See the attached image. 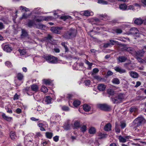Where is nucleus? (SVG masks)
<instances>
[{"label": "nucleus", "mask_w": 146, "mask_h": 146, "mask_svg": "<svg viewBox=\"0 0 146 146\" xmlns=\"http://www.w3.org/2000/svg\"><path fill=\"white\" fill-rule=\"evenodd\" d=\"M76 31L75 29H71L69 31L65 33L62 36L66 39H69L76 36Z\"/></svg>", "instance_id": "f257e3e1"}, {"label": "nucleus", "mask_w": 146, "mask_h": 146, "mask_svg": "<svg viewBox=\"0 0 146 146\" xmlns=\"http://www.w3.org/2000/svg\"><path fill=\"white\" fill-rule=\"evenodd\" d=\"M125 98L124 94L119 93L114 98H111L112 102L114 104H117L122 102Z\"/></svg>", "instance_id": "f03ea898"}, {"label": "nucleus", "mask_w": 146, "mask_h": 146, "mask_svg": "<svg viewBox=\"0 0 146 146\" xmlns=\"http://www.w3.org/2000/svg\"><path fill=\"white\" fill-rule=\"evenodd\" d=\"M145 122V120L143 117H139L136 118L134 120L133 123L134 125L137 127L141 125Z\"/></svg>", "instance_id": "7ed1b4c3"}, {"label": "nucleus", "mask_w": 146, "mask_h": 146, "mask_svg": "<svg viewBox=\"0 0 146 146\" xmlns=\"http://www.w3.org/2000/svg\"><path fill=\"white\" fill-rule=\"evenodd\" d=\"M44 59L49 63L56 64L58 62V59L56 57L50 55L46 56L44 57Z\"/></svg>", "instance_id": "20e7f679"}, {"label": "nucleus", "mask_w": 146, "mask_h": 146, "mask_svg": "<svg viewBox=\"0 0 146 146\" xmlns=\"http://www.w3.org/2000/svg\"><path fill=\"white\" fill-rule=\"evenodd\" d=\"M98 107L101 110L105 111H110L111 110V107L106 104H98Z\"/></svg>", "instance_id": "39448f33"}, {"label": "nucleus", "mask_w": 146, "mask_h": 146, "mask_svg": "<svg viewBox=\"0 0 146 146\" xmlns=\"http://www.w3.org/2000/svg\"><path fill=\"white\" fill-rule=\"evenodd\" d=\"M62 29V27H52L50 29V31L56 34H60V30Z\"/></svg>", "instance_id": "423d86ee"}, {"label": "nucleus", "mask_w": 146, "mask_h": 146, "mask_svg": "<svg viewBox=\"0 0 146 146\" xmlns=\"http://www.w3.org/2000/svg\"><path fill=\"white\" fill-rule=\"evenodd\" d=\"M3 49L4 51L7 52H10L12 50L13 48L9 44H6L2 45Z\"/></svg>", "instance_id": "0eeeda50"}, {"label": "nucleus", "mask_w": 146, "mask_h": 146, "mask_svg": "<svg viewBox=\"0 0 146 146\" xmlns=\"http://www.w3.org/2000/svg\"><path fill=\"white\" fill-rule=\"evenodd\" d=\"M145 52V51L143 49L137 51H135L134 56L136 57L140 56L142 57L143 56Z\"/></svg>", "instance_id": "6e6552de"}, {"label": "nucleus", "mask_w": 146, "mask_h": 146, "mask_svg": "<svg viewBox=\"0 0 146 146\" xmlns=\"http://www.w3.org/2000/svg\"><path fill=\"white\" fill-rule=\"evenodd\" d=\"M114 70L120 74L125 73L126 72V70L122 69L120 66H116L114 68Z\"/></svg>", "instance_id": "1a4fd4ad"}, {"label": "nucleus", "mask_w": 146, "mask_h": 146, "mask_svg": "<svg viewBox=\"0 0 146 146\" xmlns=\"http://www.w3.org/2000/svg\"><path fill=\"white\" fill-rule=\"evenodd\" d=\"M124 50L129 52L133 56L135 55V51L133 48L126 47L124 48Z\"/></svg>", "instance_id": "9d476101"}, {"label": "nucleus", "mask_w": 146, "mask_h": 146, "mask_svg": "<svg viewBox=\"0 0 146 146\" xmlns=\"http://www.w3.org/2000/svg\"><path fill=\"white\" fill-rule=\"evenodd\" d=\"M80 13L81 15L89 17L91 16V12L88 10L81 11Z\"/></svg>", "instance_id": "9b49d317"}, {"label": "nucleus", "mask_w": 146, "mask_h": 146, "mask_svg": "<svg viewBox=\"0 0 146 146\" xmlns=\"http://www.w3.org/2000/svg\"><path fill=\"white\" fill-rule=\"evenodd\" d=\"M127 59V57L125 56H120L118 57V60L119 62H125Z\"/></svg>", "instance_id": "f8f14e48"}, {"label": "nucleus", "mask_w": 146, "mask_h": 146, "mask_svg": "<svg viewBox=\"0 0 146 146\" xmlns=\"http://www.w3.org/2000/svg\"><path fill=\"white\" fill-rule=\"evenodd\" d=\"M106 86L105 85L102 84H98V89L100 91H104L106 88Z\"/></svg>", "instance_id": "ddd939ff"}, {"label": "nucleus", "mask_w": 146, "mask_h": 146, "mask_svg": "<svg viewBox=\"0 0 146 146\" xmlns=\"http://www.w3.org/2000/svg\"><path fill=\"white\" fill-rule=\"evenodd\" d=\"M138 32V30L136 28H133L130 29L129 33L132 35H135L137 34Z\"/></svg>", "instance_id": "4468645a"}, {"label": "nucleus", "mask_w": 146, "mask_h": 146, "mask_svg": "<svg viewBox=\"0 0 146 146\" xmlns=\"http://www.w3.org/2000/svg\"><path fill=\"white\" fill-rule=\"evenodd\" d=\"M144 21L141 18H137L134 21V23L138 25H140L142 24L143 22Z\"/></svg>", "instance_id": "2eb2a0df"}, {"label": "nucleus", "mask_w": 146, "mask_h": 146, "mask_svg": "<svg viewBox=\"0 0 146 146\" xmlns=\"http://www.w3.org/2000/svg\"><path fill=\"white\" fill-rule=\"evenodd\" d=\"M127 6L125 3H123L120 4L119 6V8L122 11L127 10Z\"/></svg>", "instance_id": "dca6fc26"}, {"label": "nucleus", "mask_w": 146, "mask_h": 146, "mask_svg": "<svg viewBox=\"0 0 146 146\" xmlns=\"http://www.w3.org/2000/svg\"><path fill=\"white\" fill-rule=\"evenodd\" d=\"M111 125L110 123H109L106 125L104 126V130L105 131H109L111 130Z\"/></svg>", "instance_id": "f3484780"}, {"label": "nucleus", "mask_w": 146, "mask_h": 146, "mask_svg": "<svg viewBox=\"0 0 146 146\" xmlns=\"http://www.w3.org/2000/svg\"><path fill=\"white\" fill-rule=\"evenodd\" d=\"M35 25H36V24L35 23L34 21L31 20H29L27 24L28 26L29 27H31Z\"/></svg>", "instance_id": "a211bd4d"}, {"label": "nucleus", "mask_w": 146, "mask_h": 146, "mask_svg": "<svg viewBox=\"0 0 146 146\" xmlns=\"http://www.w3.org/2000/svg\"><path fill=\"white\" fill-rule=\"evenodd\" d=\"M2 117L4 119L7 121H10L12 119V117H8L5 113L2 114Z\"/></svg>", "instance_id": "6ab92c4d"}, {"label": "nucleus", "mask_w": 146, "mask_h": 146, "mask_svg": "<svg viewBox=\"0 0 146 146\" xmlns=\"http://www.w3.org/2000/svg\"><path fill=\"white\" fill-rule=\"evenodd\" d=\"M10 136L11 139L13 140H15L17 138V136L13 131L11 132Z\"/></svg>", "instance_id": "aec40b11"}, {"label": "nucleus", "mask_w": 146, "mask_h": 146, "mask_svg": "<svg viewBox=\"0 0 146 146\" xmlns=\"http://www.w3.org/2000/svg\"><path fill=\"white\" fill-rule=\"evenodd\" d=\"M131 76L134 78H137L139 77V75L136 72L131 71L130 72Z\"/></svg>", "instance_id": "412c9836"}, {"label": "nucleus", "mask_w": 146, "mask_h": 146, "mask_svg": "<svg viewBox=\"0 0 146 146\" xmlns=\"http://www.w3.org/2000/svg\"><path fill=\"white\" fill-rule=\"evenodd\" d=\"M28 36V34L26 31L24 29H22L21 36L22 37H27Z\"/></svg>", "instance_id": "4be33fe9"}, {"label": "nucleus", "mask_w": 146, "mask_h": 146, "mask_svg": "<svg viewBox=\"0 0 146 146\" xmlns=\"http://www.w3.org/2000/svg\"><path fill=\"white\" fill-rule=\"evenodd\" d=\"M83 109L86 111H88L90 110L91 108L90 106L87 104H84L83 106Z\"/></svg>", "instance_id": "5701e85b"}, {"label": "nucleus", "mask_w": 146, "mask_h": 146, "mask_svg": "<svg viewBox=\"0 0 146 146\" xmlns=\"http://www.w3.org/2000/svg\"><path fill=\"white\" fill-rule=\"evenodd\" d=\"M31 88L33 91L36 92L38 91V88L37 85L33 84L31 86Z\"/></svg>", "instance_id": "b1692460"}, {"label": "nucleus", "mask_w": 146, "mask_h": 146, "mask_svg": "<svg viewBox=\"0 0 146 146\" xmlns=\"http://www.w3.org/2000/svg\"><path fill=\"white\" fill-rule=\"evenodd\" d=\"M115 130L116 132L119 133L120 131V129L119 127V125L117 122L115 123Z\"/></svg>", "instance_id": "393cba45"}, {"label": "nucleus", "mask_w": 146, "mask_h": 146, "mask_svg": "<svg viewBox=\"0 0 146 146\" xmlns=\"http://www.w3.org/2000/svg\"><path fill=\"white\" fill-rule=\"evenodd\" d=\"M52 98L49 96H47L46 97L45 101L46 104H50L51 102Z\"/></svg>", "instance_id": "a878e982"}, {"label": "nucleus", "mask_w": 146, "mask_h": 146, "mask_svg": "<svg viewBox=\"0 0 146 146\" xmlns=\"http://www.w3.org/2000/svg\"><path fill=\"white\" fill-rule=\"evenodd\" d=\"M112 82L113 84H119L120 83L119 80L117 78H114L112 80Z\"/></svg>", "instance_id": "bb28decb"}, {"label": "nucleus", "mask_w": 146, "mask_h": 146, "mask_svg": "<svg viewBox=\"0 0 146 146\" xmlns=\"http://www.w3.org/2000/svg\"><path fill=\"white\" fill-rule=\"evenodd\" d=\"M71 18V17L69 15H64L61 16L60 19H61L64 20L65 21L67 19H70Z\"/></svg>", "instance_id": "cd10ccee"}, {"label": "nucleus", "mask_w": 146, "mask_h": 146, "mask_svg": "<svg viewBox=\"0 0 146 146\" xmlns=\"http://www.w3.org/2000/svg\"><path fill=\"white\" fill-rule=\"evenodd\" d=\"M35 25H36V27L40 29H42L46 27L44 25L40 23L38 24H36Z\"/></svg>", "instance_id": "c85d7f7f"}, {"label": "nucleus", "mask_w": 146, "mask_h": 146, "mask_svg": "<svg viewBox=\"0 0 146 146\" xmlns=\"http://www.w3.org/2000/svg\"><path fill=\"white\" fill-rule=\"evenodd\" d=\"M113 31L114 32V33H115L117 34H121L123 32L122 30L121 29H113Z\"/></svg>", "instance_id": "c756f323"}, {"label": "nucleus", "mask_w": 146, "mask_h": 146, "mask_svg": "<svg viewBox=\"0 0 146 146\" xmlns=\"http://www.w3.org/2000/svg\"><path fill=\"white\" fill-rule=\"evenodd\" d=\"M136 59L138 61V62L141 63H144V62L146 63V59L145 58L144 60L140 58L139 57H136Z\"/></svg>", "instance_id": "7c9ffc66"}, {"label": "nucleus", "mask_w": 146, "mask_h": 146, "mask_svg": "<svg viewBox=\"0 0 146 146\" xmlns=\"http://www.w3.org/2000/svg\"><path fill=\"white\" fill-rule=\"evenodd\" d=\"M45 134L46 137L49 139H51L53 136V133L51 132H46Z\"/></svg>", "instance_id": "2f4dec72"}, {"label": "nucleus", "mask_w": 146, "mask_h": 146, "mask_svg": "<svg viewBox=\"0 0 146 146\" xmlns=\"http://www.w3.org/2000/svg\"><path fill=\"white\" fill-rule=\"evenodd\" d=\"M106 135L103 134L101 133H100L98 134V136H99V139H102L106 137Z\"/></svg>", "instance_id": "473e14b6"}, {"label": "nucleus", "mask_w": 146, "mask_h": 146, "mask_svg": "<svg viewBox=\"0 0 146 146\" xmlns=\"http://www.w3.org/2000/svg\"><path fill=\"white\" fill-rule=\"evenodd\" d=\"M18 51L20 52L21 55H24L26 53V50L25 49H19Z\"/></svg>", "instance_id": "72a5a7b5"}, {"label": "nucleus", "mask_w": 146, "mask_h": 146, "mask_svg": "<svg viewBox=\"0 0 146 146\" xmlns=\"http://www.w3.org/2000/svg\"><path fill=\"white\" fill-rule=\"evenodd\" d=\"M80 104V102L78 100H76L74 102L73 104L75 107H77Z\"/></svg>", "instance_id": "f704fd0d"}, {"label": "nucleus", "mask_w": 146, "mask_h": 146, "mask_svg": "<svg viewBox=\"0 0 146 146\" xmlns=\"http://www.w3.org/2000/svg\"><path fill=\"white\" fill-rule=\"evenodd\" d=\"M96 129L93 127H91L89 130V132L90 134H94L96 133Z\"/></svg>", "instance_id": "c9c22d12"}, {"label": "nucleus", "mask_w": 146, "mask_h": 146, "mask_svg": "<svg viewBox=\"0 0 146 146\" xmlns=\"http://www.w3.org/2000/svg\"><path fill=\"white\" fill-rule=\"evenodd\" d=\"M64 129L66 130H68L70 129V124H69L68 123H65L64 125Z\"/></svg>", "instance_id": "e433bc0d"}, {"label": "nucleus", "mask_w": 146, "mask_h": 146, "mask_svg": "<svg viewBox=\"0 0 146 146\" xmlns=\"http://www.w3.org/2000/svg\"><path fill=\"white\" fill-rule=\"evenodd\" d=\"M41 90L42 92L45 93L48 92V89L45 86H42L41 87Z\"/></svg>", "instance_id": "4c0bfd02"}, {"label": "nucleus", "mask_w": 146, "mask_h": 146, "mask_svg": "<svg viewBox=\"0 0 146 146\" xmlns=\"http://www.w3.org/2000/svg\"><path fill=\"white\" fill-rule=\"evenodd\" d=\"M119 139L120 142L122 143H125L126 142V139L125 138H124L120 135L119 137Z\"/></svg>", "instance_id": "58836bf2"}, {"label": "nucleus", "mask_w": 146, "mask_h": 146, "mask_svg": "<svg viewBox=\"0 0 146 146\" xmlns=\"http://www.w3.org/2000/svg\"><path fill=\"white\" fill-rule=\"evenodd\" d=\"M137 111V109L134 106L131 107L129 109V111L131 113L133 112H136Z\"/></svg>", "instance_id": "ea45409f"}, {"label": "nucleus", "mask_w": 146, "mask_h": 146, "mask_svg": "<svg viewBox=\"0 0 146 146\" xmlns=\"http://www.w3.org/2000/svg\"><path fill=\"white\" fill-rule=\"evenodd\" d=\"M61 44L63 46L64 48L65 49V52H68V51H69L68 48L67 46H66L65 45V42H62L61 43Z\"/></svg>", "instance_id": "a19ab883"}, {"label": "nucleus", "mask_w": 146, "mask_h": 146, "mask_svg": "<svg viewBox=\"0 0 146 146\" xmlns=\"http://www.w3.org/2000/svg\"><path fill=\"white\" fill-rule=\"evenodd\" d=\"M18 79L20 80H21L23 78V76L21 73H19L17 75Z\"/></svg>", "instance_id": "79ce46f5"}, {"label": "nucleus", "mask_w": 146, "mask_h": 146, "mask_svg": "<svg viewBox=\"0 0 146 146\" xmlns=\"http://www.w3.org/2000/svg\"><path fill=\"white\" fill-rule=\"evenodd\" d=\"M35 20L37 22H40L41 21H44L43 17L41 16H39V18L35 19Z\"/></svg>", "instance_id": "37998d69"}, {"label": "nucleus", "mask_w": 146, "mask_h": 146, "mask_svg": "<svg viewBox=\"0 0 146 146\" xmlns=\"http://www.w3.org/2000/svg\"><path fill=\"white\" fill-rule=\"evenodd\" d=\"M80 122L76 121L75 122L74 125L76 128H79L80 127Z\"/></svg>", "instance_id": "c03bdc74"}, {"label": "nucleus", "mask_w": 146, "mask_h": 146, "mask_svg": "<svg viewBox=\"0 0 146 146\" xmlns=\"http://www.w3.org/2000/svg\"><path fill=\"white\" fill-rule=\"evenodd\" d=\"M99 71V69L97 68H95L93 70L91 74L92 76H94L95 74L98 73Z\"/></svg>", "instance_id": "a18cd8bd"}, {"label": "nucleus", "mask_w": 146, "mask_h": 146, "mask_svg": "<svg viewBox=\"0 0 146 146\" xmlns=\"http://www.w3.org/2000/svg\"><path fill=\"white\" fill-rule=\"evenodd\" d=\"M81 127V130L82 132H84L86 131L87 129V127L86 125L84 124L82 125Z\"/></svg>", "instance_id": "49530a36"}, {"label": "nucleus", "mask_w": 146, "mask_h": 146, "mask_svg": "<svg viewBox=\"0 0 146 146\" xmlns=\"http://www.w3.org/2000/svg\"><path fill=\"white\" fill-rule=\"evenodd\" d=\"M111 43H110V42L104 43L103 46V47L104 48H107L109 46H111Z\"/></svg>", "instance_id": "de8ad7c7"}, {"label": "nucleus", "mask_w": 146, "mask_h": 146, "mask_svg": "<svg viewBox=\"0 0 146 146\" xmlns=\"http://www.w3.org/2000/svg\"><path fill=\"white\" fill-rule=\"evenodd\" d=\"M108 94L111 95H113L114 94V92L112 89H110L108 90Z\"/></svg>", "instance_id": "09e8293b"}, {"label": "nucleus", "mask_w": 146, "mask_h": 146, "mask_svg": "<svg viewBox=\"0 0 146 146\" xmlns=\"http://www.w3.org/2000/svg\"><path fill=\"white\" fill-rule=\"evenodd\" d=\"M43 81L46 85H49L51 83V81L48 79H44L43 80Z\"/></svg>", "instance_id": "8fccbe9b"}, {"label": "nucleus", "mask_w": 146, "mask_h": 146, "mask_svg": "<svg viewBox=\"0 0 146 146\" xmlns=\"http://www.w3.org/2000/svg\"><path fill=\"white\" fill-rule=\"evenodd\" d=\"M52 17H51L48 16V17H43L44 21H49L52 19Z\"/></svg>", "instance_id": "3c124183"}, {"label": "nucleus", "mask_w": 146, "mask_h": 146, "mask_svg": "<svg viewBox=\"0 0 146 146\" xmlns=\"http://www.w3.org/2000/svg\"><path fill=\"white\" fill-rule=\"evenodd\" d=\"M98 3H99L102 4H107V1L103 0H98Z\"/></svg>", "instance_id": "603ef678"}, {"label": "nucleus", "mask_w": 146, "mask_h": 146, "mask_svg": "<svg viewBox=\"0 0 146 146\" xmlns=\"http://www.w3.org/2000/svg\"><path fill=\"white\" fill-rule=\"evenodd\" d=\"M20 8L21 9L22 11H29L28 9L22 6H21L20 7Z\"/></svg>", "instance_id": "864d4df0"}, {"label": "nucleus", "mask_w": 146, "mask_h": 146, "mask_svg": "<svg viewBox=\"0 0 146 146\" xmlns=\"http://www.w3.org/2000/svg\"><path fill=\"white\" fill-rule=\"evenodd\" d=\"M85 63L88 65L90 69H91L92 66V63L89 62L88 61L86 60Z\"/></svg>", "instance_id": "5fc2aeb1"}, {"label": "nucleus", "mask_w": 146, "mask_h": 146, "mask_svg": "<svg viewBox=\"0 0 146 146\" xmlns=\"http://www.w3.org/2000/svg\"><path fill=\"white\" fill-rule=\"evenodd\" d=\"M46 40H50L52 38V37L51 35H48V36L45 37Z\"/></svg>", "instance_id": "6e6d98bb"}, {"label": "nucleus", "mask_w": 146, "mask_h": 146, "mask_svg": "<svg viewBox=\"0 0 146 146\" xmlns=\"http://www.w3.org/2000/svg\"><path fill=\"white\" fill-rule=\"evenodd\" d=\"M29 15H30L27 14L25 13L23 15L22 18L24 19H27L29 16Z\"/></svg>", "instance_id": "4d7b16f0"}, {"label": "nucleus", "mask_w": 146, "mask_h": 146, "mask_svg": "<svg viewBox=\"0 0 146 146\" xmlns=\"http://www.w3.org/2000/svg\"><path fill=\"white\" fill-rule=\"evenodd\" d=\"M5 64L8 67H11L12 65L11 63L9 61H7L5 62Z\"/></svg>", "instance_id": "13d9d810"}, {"label": "nucleus", "mask_w": 146, "mask_h": 146, "mask_svg": "<svg viewBox=\"0 0 146 146\" xmlns=\"http://www.w3.org/2000/svg\"><path fill=\"white\" fill-rule=\"evenodd\" d=\"M113 72L110 70H108L106 74V76H111L113 74Z\"/></svg>", "instance_id": "bf43d9fd"}, {"label": "nucleus", "mask_w": 146, "mask_h": 146, "mask_svg": "<svg viewBox=\"0 0 146 146\" xmlns=\"http://www.w3.org/2000/svg\"><path fill=\"white\" fill-rule=\"evenodd\" d=\"M62 109L63 110L65 111H68L69 110V108L66 106H64L62 107Z\"/></svg>", "instance_id": "052dcab7"}, {"label": "nucleus", "mask_w": 146, "mask_h": 146, "mask_svg": "<svg viewBox=\"0 0 146 146\" xmlns=\"http://www.w3.org/2000/svg\"><path fill=\"white\" fill-rule=\"evenodd\" d=\"M73 95L72 94H68L67 95L66 98L69 100H70L73 97Z\"/></svg>", "instance_id": "680f3d73"}, {"label": "nucleus", "mask_w": 146, "mask_h": 146, "mask_svg": "<svg viewBox=\"0 0 146 146\" xmlns=\"http://www.w3.org/2000/svg\"><path fill=\"white\" fill-rule=\"evenodd\" d=\"M54 141L55 142H57L59 140V136H56L53 138Z\"/></svg>", "instance_id": "e2e57ef3"}, {"label": "nucleus", "mask_w": 146, "mask_h": 146, "mask_svg": "<svg viewBox=\"0 0 146 146\" xmlns=\"http://www.w3.org/2000/svg\"><path fill=\"white\" fill-rule=\"evenodd\" d=\"M84 83L86 86H89L90 84V80H86L84 82Z\"/></svg>", "instance_id": "0e129e2a"}, {"label": "nucleus", "mask_w": 146, "mask_h": 146, "mask_svg": "<svg viewBox=\"0 0 146 146\" xmlns=\"http://www.w3.org/2000/svg\"><path fill=\"white\" fill-rule=\"evenodd\" d=\"M5 26L3 23L0 22V30H2L4 28Z\"/></svg>", "instance_id": "69168bd1"}, {"label": "nucleus", "mask_w": 146, "mask_h": 146, "mask_svg": "<svg viewBox=\"0 0 146 146\" xmlns=\"http://www.w3.org/2000/svg\"><path fill=\"white\" fill-rule=\"evenodd\" d=\"M141 84V82L139 81H137L136 82V85L135 86V87L136 88H137L140 86Z\"/></svg>", "instance_id": "338daca9"}, {"label": "nucleus", "mask_w": 146, "mask_h": 146, "mask_svg": "<svg viewBox=\"0 0 146 146\" xmlns=\"http://www.w3.org/2000/svg\"><path fill=\"white\" fill-rule=\"evenodd\" d=\"M16 112L18 114L20 113L21 112L22 110L21 109L19 108H18L17 109L16 111Z\"/></svg>", "instance_id": "774afa93"}]
</instances>
